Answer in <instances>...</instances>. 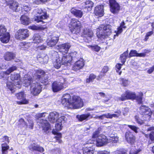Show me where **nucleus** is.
<instances>
[{"mask_svg":"<svg viewBox=\"0 0 154 154\" xmlns=\"http://www.w3.org/2000/svg\"><path fill=\"white\" fill-rule=\"evenodd\" d=\"M143 94L142 92H140L138 94L136 95L134 98L133 100H135L138 104H141L143 103L142 99Z\"/></svg>","mask_w":154,"mask_h":154,"instance_id":"nucleus-34","label":"nucleus"},{"mask_svg":"<svg viewBox=\"0 0 154 154\" xmlns=\"http://www.w3.org/2000/svg\"><path fill=\"white\" fill-rule=\"evenodd\" d=\"M17 69V67L14 66H13L8 69L6 72H2L0 73V79L3 80L2 82H6L8 79V75L11 72Z\"/></svg>","mask_w":154,"mask_h":154,"instance_id":"nucleus-11","label":"nucleus"},{"mask_svg":"<svg viewBox=\"0 0 154 154\" xmlns=\"http://www.w3.org/2000/svg\"><path fill=\"white\" fill-rule=\"evenodd\" d=\"M63 85L61 82H54L52 84V89L53 91L56 92L60 91L64 88Z\"/></svg>","mask_w":154,"mask_h":154,"instance_id":"nucleus-17","label":"nucleus"},{"mask_svg":"<svg viewBox=\"0 0 154 154\" xmlns=\"http://www.w3.org/2000/svg\"><path fill=\"white\" fill-rule=\"evenodd\" d=\"M40 123L41 125L42 126L43 130L46 134L47 133V131L50 128V124L47 120L43 119L40 120Z\"/></svg>","mask_w":154,"mask_h":154,"instance_id":"nucleus-22","label":"nucleus"},{"mask_svg":"<svg viewBox=\"0 0 154 154\" xmlns=\"http://www.w3.org/2000/svg\"><path fill=\"white\" fill-rule=\"evenodd\" d=\"M98 154H110L109 151L106 150L100 151L98 152Z\"/></svg>","mask_w":154,"mask_h":154,"instance_id":"nucleus-62","label":"nucleus"},{"mask_svg":"<svg viewBox=\"0 0 154 154\" xmlns=\"http://www.w3.org/2000/svg\"><path fill=\"white\" fill-rule=\"evenodd\" d=\"M30 29L33 30H42L45 29V28L41 26L33 25L31 26Z\"/></svg>","mask_w":154,"mask_h":154,"instance_id":"nucleus-53","label":"nucleus"},{"mask_svg":"<svg viewBox=\"0 0 154 154\" xmlns=\"http://www.w3.org/2000/svg\"><path fill=\"white\" fill-rule=\"evenodd\" d=\"M15 57V54L12 52H7L5 53L4 56V58L5 60L10 61Z\"/></svg>","mask_w":154,"mask_h":154,"instance_id":"nucleus-31","label":"nucleus"},{"mask_svg":"<svg viewBox=\"0 0 154 154\" xmlns=\"http://www.w3.org/2000/svg\"><path fill=\"white\" fill-rule=\"evenodd\" d=\"M35 76H33L35 80H32V78L28 76L24 79L23 81L24 86L27 87L31 85L30 91L31 93L34 95H37L40 93L42 91V85L40 83H46L48 81V76L45 74V72L42 69L35 71Z\"/></svg>","mask_w":154,"mask_h":154,"instance_id":"nucleus-1","label":"nucleus"},{"mask_svg":"<svg viewBox=\"0 0 154 154\" xmlns=\"http://www.w3.org/2000/svg\"><path fill=\"white\" fill-rule=\"evenodd\" d=\"M29 148L32 151L36 150L40 152H42L44 151V149L42 147L40 146L35 143L31 144L29 146Z\"/></svg>","mask_w":154,"mask_h":154,"instance_id":"nucleus-27","label":"nucleus"},{"mask_svg":"<svg viewBox=\"0 0 154 154\" xmlns=\"http://www.w3.org/2000/svg\"><path fill=\"white\" fill-rule=\"evenodd\" d=\"M10 38V34L9 32H7L2 35L0 40L2 43H6L9 42Z\"/></svg>","mask_w":154,"mask_h":154,"instance_id":"nucleus-32","label":"nucleus"},{"mask_svg":"<svg viewBox=\"0 0 154 154\" xmlns=\"http://www.w3.org/2000/svg\"><path fill=\"white\" fill-rule=\"evenodd\" d=\"M153 33V32L152 31H151L147 32L145 36V37L144 39V40L145 41H147L149 39V37L151 36Z\"/></svg>","mask_w":154,"mask_h":154,"instance_id":"nucleus-57","label":"nucleus"},{"mask_svg":"<svg viewBox=\"0 0 154 154\" xmlns=\"http://www.w3.org/2000/svg\"><path fill=\"white\" fill-rule=\"evenodd\" d=\"M94 141L88 140L86 142L84 145L85 146L83 148V154H93L94 152V148H93Z\"/></svg>","mask_w":154,"mask_h":154,"instance_id":"nucleus-8","label":"nucleus"},{"mask_svg":"<svg viewBox=\"0 0 154 154\" xmlns=\"http://www.w3.org/2000/svg\"><path fill=\"white\" fill-rule=\"evenodd\" d=\"M150 139L152 140H154V131H152L149 134Z\"/></svg>","mask_w":154,"mask_h":154,"instance_id":"nucleus-60","label":"nucleus"},{"mask_svg":"<svg viewBox=\"0 0 154 154\" xmlns=\"http://www.w3.org/2000/svg\"><path fill=\"white\" fill-rule=\"evenodd\" d=\"M33 42L35 43H38L41 42L42 39L41 36L38 34H35L32 38Z\"/></svg>","mask_w":154,"mask_h":154,"instance_id":"nucleus-38","label":"nucleus"},{"mask_svg":"<svg viewBox=\"0 0 154 154\" xmlns=\"http://www.w3.org/2000/svg\"><path fill=\"white\" fill-rule=\"evenodd\" d=\"M94 12L96 16L101 17L103 15V5L97 6L95 8Z\"/></svg>","mask_w":154,"mask_h":154,"instance_id":"nucleus-25","label":"nucleus"},{"mask_svg":"<svg viewBox=\"0 0 154 154\" xmlns=\"http://www.w3.org/2000/svg\"><path fill=\"white\" fill-rule=\"evenodd\" d=\"M20 75L19 74L17 73H14L11 74L10 76V79L12 81L20 80Z\"/></svg>","mask_w":154,"mask_h":154,"instance_id":"nucleus-40","label":"nucleus"},{"mask_svg":"<svg viewBox=\"0 0 154 154\" xmlns=\"http://www.w3.org/2000/svg\"><path fill=\"white\" fill-rule=\"evenodd\" d=\"M96 76L93 74H90L89 78L86 79V82L89 83L95 79L96 78Z\"/></svg>","mask_w":154,"mask_h":154,"instance_id":"nucleus-51","label":"nucleus"},{"mask_svg":"<svg viewBox=\"0 0 154 154\" xmlns=\"http://www.w3.org/2000/svg\"><path fill=\"white\" fill-rule=\"evenodd\" d=\"M119 116L118 115H117L116 114H111L110 113H108L107 114H104L101 116H100L98 117L100 119H102L104 117L107 118L112 119L113 117L114 118H118Z\"/></svg>","mask_w":154,"mask_h":154,"instance_id":"nucleus-33","label":"nucleus"},{"mask_svg":"<svg viewBox=\"0 0 154 154\" xmlns=\"http://www.w3.org/2000/svg\"><path fill=\"white\" fill-rule=\"evenodd\" d=\"M108 70V67L107 66H105L103 68L102 70V72L103 73H105L106 72H107Z\"/></svg>","mask_w":154,"mask_h":154,"instance_id":"nucleus-64","label":"nucleus"},{"mask_svg":"<svg viewBox=\"0 0 154 154\" xmlns=\"http://www.w3.org/2000/svg\"><path fill=\"white\" fill-rule=\"evenodd\" d=\"M109 142V139L103 135H100L97 138L96 141V145L97 146L100 147L103 146Z\"/></svg>","mask_w":154,"mask_h":154,"instance_id":"nucleus-13","label":"nucleus"},{"mask_svg":"<svg viewBox=\"0 0 154 154\" xmlns=\"http://www.w3.org/2000/svg\"><path fill=\"white\" fill-rule=\"evenodd\" d=\"M88 48L93 51L98 52L100 49V47L97 45H88L87 46Z\"/></svg>","mask_w":154,"mask_h":154,"instance_id":"nucleus-43","label":"nucleus"},{"mask_svg":"<svg viewBox=\"0 0 154 154\" xmlns=\"http://www.w3.org/2000/svg\"><path fill=\"white\" fill-rule=\"evenodd\" d=\"M28 122L29 123V128L31 129H32L33 127V121L31 120H30V121H28Z\"/></svg>","mask_w":154,"mask_h":154,"instance_id":"nucleus-61","label":"nucleus"},{"mask_svg":"<svg viewBox=\"0 0 154 154\" xmlns=\"http://www.w3.org/2000/svg\"><path fill=\"white\" fill-rule=\"evenodd\" d=\"M20 45L21 47V48L24 50H26L30 47V44L28 43L22 42L20 43Z\"/></svg>","mask_w":154,"mask_h":154,"instance_id":"nucleus-45","label":"nucleus"},{"mask_svg":"<svg viewBox=\"0 0 154 154\" xmlns=\"http://www.w3.org/2000/svg\"><path fill=\"white\" fill-rule=\"evenodd\" d=\"M140 112L141 115L146 116L149 119L151 117L152 114L150 108L145 105H141L140 107Z\"/></svg>","mask_w":154,"mask_h":154,"instance_id":"nucleus-14","label":"nucleus"},{"mask_svg":"<svg viewBox=\"0 0 154 154\" xmlns=\"http://www.w3.org/2000/svg\"><path fill=\"white\" fill-rule=\"evenodd\" d=\"M37 58L38 60L44 64L47 63L48 61V57L47 55H45L44 57H42V56L41 57H38Z\"/></svg>","mask_w":154,"mask_h":154,"instance_id":"nucleus-44","label":"nucleus"},{"mask_svg":"<svg viewBox=\"0 0 154 154\" xmlns=\"http://www.w3.org/2000/svg\"><path fill=\"white\" fill-rule=\"evenodd\" d=\"M101 130V128L99 127L97 130L93 132L92 136V138L96 139V138H98V137L100 136L99 135L100 133Z\"/></svg>","mask_w":154,"mask_h":154,"instance_id":"nucleus-42","label":"nucleus"},{"mask_svg":"<svg viewBox=\"0 0 154 154\" xmlns=\"http://www.w3.org/2000/svg\"><path fill=\"white\" fill-rule=\"evenodd\" d=\"M60 114L57 112H54L50 113L48 117L49 121L52 123L56 121L57 119L59 117Z\"/></svg>","mask_w":154,"mask_h":154,"instance_id":"nucleus-23","label":"nucleus"},{"mask_svg":"<svg viewBox=\"0 0 154 154\" xmlns=\"http://www.w3.org/2000/svg\"><path fill=\"white\" fill-rule=\"evenodd\" d=\"M84 65V63L82 59H81L75 62L72 67V69L77 71L78 70L82 69Z\"/></svg>","mask_w":154,"mask_h":154,"instance_id":"nucleus-21","label":"nucleus"},{"mask_svg":"<svg viewBox=\"0 0 154 154\" xmlns=\"http://www.w3.org/2000/svg\"><path fill=\"white\" fill-rule=\"evenodd\" d=\"M114 153V154H128V152L127 149L122 148L117 150Z\"/></svg>","mask_w":154,"mask_h":154,"instance_id":"nucleus-41","label":"nucleus"},{"mask_svg":"<svg viewBox=\"0 0 154 154\" xmlns=\"http://www.w3.org/2000/svg\"><path fill=\"white\" fill-rule=\"evenodd\" d=\"M123 65L122 64H121L119 63H117L116 66V70L117 72L119 73V74L121 75L122 72L120 71L119 72V71L120 70L122 66Z\"/></svg>","mask_w":154,"mask_h":154,"instance_id":"nucleus-56","label":"nucleus"},{"mask_svg":"<svg viewBox=\"0 0 154 154\" xmlns=\"http://www.w3.org/2000/svg\"><path fill=\"white\" fill-rule=\"evenodd\" d=\"M126 28L125 26V23L124 21H123L120 24V25L117 28V30H115V32L116 33V35H114V36H118L123 31V29H125Z\"/></svg>","mask_w":154,"mask_h":154,"instance_id":"nucleus-28","label":"nucleus"},{"mask_svg":"<svg viewBox=\"0 0 154 154\" xmlns=\"http://www.w3.org/2000/svg\"><path fill=\"white\" fill-rule=\"evenodd\" d=\"M60 116V117L58 118V119H57L56 122L63 124L65 122L66 120V118L64 116H61V114H60L59 117Z\"/></svg>","mask_w":154,"mask_h":154,"instance_id":"nucleus-49","label":"nucleus"},{"mask_svg":"<svg viewBox=\"0 0 154 154\" xmlns=\"http://www.w3.org/2000/svg\"><path fill=\"white\" fill-rule=\"evenodd\" d=\"M2 152L1 154H7L8 153V150L9 149V146L7 143H3L2 144Z\"/></svg>","mask_w":154,"mask_h":154,"instance_id":"nucleus-39","label":"nucleus"},{"mask_svg":"<svg viewBox=\"0 0 154 154\" xmlns=\"http://www.w3.org/2000/svg\"><path fill=\"white\" fill-rule=\"evenodd\" d=\"M21 23L23 25H28L30 23L29 18L25 15H23L20 17Z\"/></svg>","mask_w":154,"mask_h":154,"instance_id":"nucleus-36","label":"nucleus"},{"mask_svg":"<svg viewBox=\"0 0 154 154\" xmlns=\"http://www.w3.org/2000/svg\"><path fill=\"white\" fill-rule=\"evenodd\" d=\"M62 58V64L66 65L68 63L70 64L71 62H73L72 57L70 56L69 53H67L63 55Z\"/></svg>","mask_w":154,"mask_h":154,"instance_id":"nucleus-20","label":"nucleus"},{"mask_svg":"<svg viewBox=\"0 0 154 154\" xmlns=\"http://www.w3.org/2000/svg\"><path fill=\"white\" fill-rule=\"evenodd\" d=\"M135 94L134 92L128 90L125 91V94H122L121 97H118V99L122 101L129 99L133 100Z\"/></svg>","mask_w":154,"mask_h":154,"instance_id":"nucleus-12","label":"nucleus"},{"mask_svg":"<svg viewBox=\"0 0 154 154\" xmlns=\"http://www.w3.org/2000/svg\"><path fill=\"white\" fill-rule=\"evenodd\" d=\"M16 96L18 99L22 100V101L18 102V104H21L28 103V101L25 99V95L24 92L22 91L17 94Z\"/></svg>","mask_w":154,"mask_h":154,"instance_id":"nucleus-24","label":"nucleus"},{"mask_svg":"<svg viewBox=\"0 0 154 154\" xmlns=\"http://www.w3.org/2000/svg\"><path fill=\"white\" fill-rule=\"evenodd\" d=\"M110 137L109 139L108 143L112 142V143H116L119 140V138L117 136H115Z\"/></svg>","mask_w":154,"mask_h":154,"instance_id":"nucleus-47","label":"nucleus"},{"mask_svg":"<svg viewBox=\"0 0 154 154\" xmlns=\"http://www.w3.org/2000/svg\"><path fill=\"white\" fill-rule=\"evenodd\" d=\"M128 126L135 133H137L138 132V130L139 129V128L138 127L134 125H128Z\"/></svg>","mask_w":154,"mask_h":154,"instance_id":"nucleus-55","label":"nucleus"},{"mask_svg":"<svg viewBox=\"0 0 154 154\" xmlns=\"http://www.w3.org/2000/svg\"><path fill=\"white\" fill-rule=\"evenodd\" d=\"M125 137L127 142L131 145H132L134 143L135 137L131 132L129 131L126 132Z\"/></svg>","mask_w":154,"mask_h":154,"instance_id":"nucleus-18","label":"nucleus"},{"mask_svg":"<svg viewBox=\"0 0 154 154\" xmlns=\"http://www.w3.org/2000/svg\"><path fill=\"white\" fill-rule=\"evenodd\" d=\"M7 30L4 26H0V36L2 35L6 32Z\"/></svg>","mask_w":154,"mask_h":154,"instance_id":"nucleus-52","label":"nucleus"},{"mask_svg":"<svg viewBox=\"0 0 154 154\" xmlns=\"http://www.w3.org/2000/svg\"><path fill=\"white\" fill-rule=\"evenodd\" d=\"M36 12L38 14L41 15L36 16L34 18V20L37 23L42 22V24L45 23L42 20L47 19L48 17L49 16L47 14L46 12L40 8L37 9Z\"/></svg>","mask_w":154,"mask_h":154,"instance_id":"nucleus-6","label":"nucleus"},{"mask_svg":"<svg viewBox=\"0 0 154 154\" xmlns=\"http://www.w3.org/2000/svg\"><path fill=\"white\" fill-rule=\"evenodd\" d=\"M52 133L54 134L57 135L55 136V138L56 139L59 143H61L62 141L60 139L62 137L61 134L60 133L55 132L53 131H52Z\"/></svg>","mask_w":154,"mask_h":154,"instance_id":"nucleus-46","label":"nucleus"},{"mask_svg":"<svg viewBox=\"0 0 154 154\" xmlns=\"http://www.w3.org/2000/svg\"><path fill=\"white\" fill-rule=\"evenodd\" d=\"M49 56L53 61L54 67L56 69L59 68L61 65L62 61L58 53L54 50L50 51L49 54Z\"/></svg>","mask_w":154,"mask_h":154,"instance_id":"nucleus-4","label":"nucleus"},{"mask_svg":"<svg viewBox=\"0 0 154 154\" xmlns=\"http://www.w3.org/2000/svg\"><path fill=\"white\" fill-rule=\"evenodd\" d=\"M21 8L22 11H24L26 12H28L30 10V8L25 5H24L23 7H21Z\"/></svg>","mask_w":154,"mask_h":154,"instance_id":"nucleus-59","label":"nucleus"},{"mask_svg":"<svg viewBox=\"0 0 154 154\" xmlns=\"http://www.w3.org/2000/svg\"><path fill=\"white\" fill-rule=\"evenodd\" d=\"M70 56L72 57L73 62H75V60H78L80 58V55L77 53L76 51L71 52L69 53Z\"/></svg>","mask_w":154,"mask_h":154,"instance_id":"nucleus-37","label":"nucleus"},{"mask_svg":"<svg viewBox=\"0 0 154 154\" xmlns=\"http://www.w3.org/2000/svg\"><path fill=\"white\" fill-rule=\"evenodd\" d=\"M76 118L79 121L82 122L83 121H87L92 118V116L90 113H87L81 115H77L76 116Z\"/></svg>","mask_w":154,"mask_h":154,"instance_id":"nucleus-19","label":"nucleus"},{"mask_svg":"<svg viewBox=\"0 0 154 154\" xmlns=\"http://www.w3.org/2000/svg\"><path fill=\"white\" fill-rule=\"evenodd\" d=\"M3 3H6L9 6L10 9L15 12L20 10L21 7L20 5L15 0H2Z\"/></svg>","mask_w":154,"mask_h":154,"instance_id":"nucleus-7","label":"nucleus"},{"mask_svg":"<svg viewBox=\"0 0 154 154\" xmlns=\"http://www.w3.org/2000/svg\"><path fill=\"white\" fill-rule=\"evenodd\" d=\"M83 34L88 39H90L93 35V33L90 28H85L84 29Z\"/></svg>","mask_w":154,"mask_h":154,"instance_id":"nucleus-26","label":"nucleus"},{"mask_svg":"<svg viewBox=\"0 0 154 154\" xmlns=\"http://www.w3.org/2000/svg\"><path fill=\"white\" fill-rule=\"evenodd\" d=\"M142 150V148H139L138 149H131L128 154H138Z\"/></svg>","mask_w":154,"mask_h":154,"instance_id":"nucleus-50","label":"nucleus"},{"mask_svg":"<svg viewBox=\"0 0 154 154\" xmlns=\"http://www.w3.org/2000/svg\"><path fill=\"white\" fill-rule=\"evenodd\" d=\"M129 58V55L128 54V50L124 52L120 56V58L121 60V62L123 64H124L127 58Z\"/></svg>","mask_w":154,"mask_h":154,"instance_id":"nucleus-35","label":"nucleus"},{"mask_svg":"<svg viewBox=\"0 0 154 154\" xmlns=\"http://www.w3.org/2000/svg\"><path fill=\"white\" fill-rule=\"evenodd\" d=\"M146 54L144 53H138L135 50H131L129 54V58L133 57H144Z\"/></svg>","mask_w":154,"mask_h":154,"instance_id":"nucleus-30","label":"nucleus"},{"mask_svg":"<svg viewBox=\"0 0 154 154\" xmlns=\"http://www.w3.org/2000/svg\"><path fill=\"white\" fill-rule=\"evenodd\" d=\"M71 45L69 43H66L60 45L58 46V49L59 52L62 53L63 55L67 53Z\"/></svg>","mask_w":154,"mask_h":154,"instance_id":"nucleus-16","label":"nucleus"},{"mask_svg":"<svg viewBox=\"0 0 154 154\" xmlns=\"http://www.w3.org/2000/svg\"><path fill=\"white\" fill-rule=\"evenodd\" d=\"M61 103L67 109H78L83 106V102L80 97L74 96L71 100L70 95L69 94H66L63 95Z\"/></svg>","mask_w":154,"mask_h":154,"instance_id":"nucleus-2","label":"nucleus"},{"mask_svg":"<svg viewBox=\"0 0 154 154\" xmlns=\"http://www.w3.org/2000/svg\"><path fill=\"white\" fill-rule=\"evenodd\" d=\"M70 11L71 13L76 17L81 18L83 16V12L80 10L72 8Z\"/></svg>","mask_w":154,"mask_h":154,"instance_id":"nucleus-29","label":"nucleus"},{"mask_svg":"<svg viewBox=\"0 0 154 154\" xmlns=\"http://www.w3.org/2000/svg\"><path fill=\"white\" fill-rule=\"evenodd\" d=\"M62 123L57 122L55 125V129L57 131H60L62 128Z\"/></svg>","mask_w":154,"mask_h":154,"instance_id":"nucleus-58","label":"nucleus"},{"mask_svg":"<svg viewBox=\"0 0 154 154\" xmlns=\"http://www.w3.org/2000/svg\"><path fill=\"white\" fill-rule=\"evenodd\" d=\"M28 32V30L27 29H19L15 34V38L20 40L25 39L29 36Z\"/></svg>","mask_w":154,"mask_h":154,"instance_id":"nucleus-10","label":"nucleus"},{"mask_svg":"<svg viewBox=\"0 0 154 154\" xmlns=\"http://www.w3.org/2000/svg\"><path fill=\"white\" fill-rule=\"evenodd\" d=\"M69 25L71 32L76 34L80 32L82 27L81 22L75 18L71 19Z\"/></svg>","mask_w":154,"mask_h":154,"instance_id":"nucleus-3","label":"nucleus"},{"mask_svg":"<svg viewBox=\"0 0 154 154\" xmlns=\"http://www.w3.org/2000/svg\"><path fill=\"white\" fill-rule=\"evenodd\" d=\"M109 3L110 11L112 13H116L119 10V5L115 0H109Z\"/></svg>","mask_w":154,"mask_h":154,"instance_id":"nucleus-15","label":"nucleus"},{"mask_svg":"<svg viewBox=\"0 0 154 154\" xmlns=\"http://www.w3.org/2000/svg\"><path fill=\"white\" fill-rule=\"evenodd\" d=\"M7 87L11 91H12L14 90V86L13 83L11 82H8L7 83Z\"/></svg>","mask_w":154,"mask_h":154,"instance_id":"nucleus-54","label":"nucleus"},{"mask_svg":"<svg viewBox=\"0 0 154 154\" xmlns=\"http://www.w3.org/2000/svg\"><path fill=\"white\" fill-rule=\"evenodd\" d=\"M99 28L100 29H101L100 32L99 34L97 33V36L100 39L104 38L106 36L110 35L111 33V26L109 24L102 25Z\"/></svg>","mask_w":154,"mask_h":154,"instance_id":"nucleus-5","label":"nucleus"},{"mask_svg":"<svg viewBox=\"0 0 154 154\" xmlns=\"http://www.w3.org/2000/svg\"><path fill=\"white\" fill-rule=\"evenodd\" d=\"M122 84L124 86H127L128 84V81L127 80L124 79L122 80Z\"/></svg>","mask_w":154,"mask_h":154,"instance_id":"nucleus-63","label":"nucleus"},{"mask_svg":"<svg viewBox=\"0 0 154 154\" xmlns=\"http://www.w3.org/2000/svg\"><path fill=\"white\" fill-rule=\"evenodd\" d=\"M134 119L135 121L138 125H141L144 123V121L141 119V118L138 116H136Z\"/></svg>","mask_w":154,"mask_h":154,"instance_id":"nucleus-48","label":"nucleus"},{"mask_svg":"<svg viewBox=\"0 0 154 154\" xmlns=\"http://www.w3.org/2000/svg\"><path fill=\"white\" fill-rule=\"evenodd\" d=\"M59 34L57 32H54L47 39L46 42L48 46L52 47L55 46L59 40Z\"/></svg>","mask_w":154,"mask_h":154,"instance_id":"nucleus-9","label":"nucleus"}]
</instances>
